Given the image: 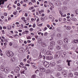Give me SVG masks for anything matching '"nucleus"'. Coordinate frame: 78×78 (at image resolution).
Returning <instances> with one entry per match:
<instances>
[{"label": "nucleus", "instance_id": "09e8293b", "mask_svg": "<svg viewBox=\"0 0 78 78\" xmlns=\"http://www.w3.org/2000/svg\"><path fill=\"white\" fill-rule=\"evenodd\" d=\"M25 66H27L28 67H30V65L27 64H25Z\"/></svg>", "mask_w": 78, "mask_h": 78}, {"label": "nucleus", "instance_id": "2eb2a0df", "mask_svg": "<svg viewBox=\"0 0 78 78\" xmlns=\"http://www.w3.org/2000/svg\"><path fill=\"white\" fill-rule=\"evenodd\" d=\"M70 19H71V20H73V21H76V18H73V17H70Z\"/></svg>", "mask_w": 78, "mask_h": 78}, {"label": "nucleus", "instance_id": "dca6fc26", "mask_svg": "<svg viewBox=\"0 0 78 78\" xmlns=\"http://www.w3.org/2000/svg\"><path fill=\"white\" fill-rule=\"evenodd\" d=\"M49 4L51 6V7L52 8H54V5H53V3L51 2H50L49 3Z\"/></svg>", "mask_w": 78, "mask_h": 78}, {"label": "nucleus", "instance_id": "052dcab7", "mask_svg": "<svg viewBox=\"0 0 78 78\" xmlns=\"http://www.w3.org/2000/svg\"><path fill=\"white\" fill-rule=\"evenodd\" d=\"M27 43H30L31 42V41L30 40H28L27 41Z\"/></svg>", "mask_w": 78, "mask_h": 78}, {"label": "nucleus", "instance_id": "ddd939ff", "mask_svg": "<svg viewBox=\"0 0 78 78\" xmlns=\"http://www.w3.org/2000/svg\"><path fill=\"white\" fill-rule=\"evenodd\" d=\"M46 55H50L51 54V51H47L46 53Z\"/></svg>", "mask_w": 78, "mask_h": 78}, {"label": "nucleus", "instance_id": "69168bd1", "mask_svg": "<svg viewBox=\"0 0 78 78\" xmlns=\"http://www.w3.org/2000/svg\"><path fill=\"white\" fill-rule=\"evenodd\" d=\"M30 31H33V29L31 28L30 29Z\"/></svg>", "mask_w": 78, "mask_h": 78}, {"label": "nucleus", "instance_id": "c85d7f7f", "mask_svg": "<svg viewBox=\"0 0 78 78\" xmlns=\"http://www.w3.org/2000/svg\"><path fill=\"white\" fill-rule=\"evenodd\" d=\"M7 28L8 30H11V27L10 26H8L7 27Z\"/></svg>", "mask_w": 78, "mask_h": 78}, {"label": "nucleus", "instance_id": "ea45409f", "mask_svg": "<svg viewBox=\"0 0 78 78\" xmlns=\"http://www.w3.org/2000/svg\"><path fill=\"white\" fill-rule=\"evenodd\" d=\"M72 62V61L69 60L68 59L66 60V62Z\"/></svg>", "mask_w": 78, "mask_h": 78}, {"label": "nucleus", "instance_id": "0eeeda50", "mask_svg": "<svg viewBox=\"0 0 78 78\" xmlns=\"http://www.w3.org/2000/svg\"><path fill=\"white\" fill-rule=\"evenodd\" d=\"M56 4L57 5V6H59L61 5V2L60 1H57L56 2Z\"/></svg>", "mask_w": 78, "mask_h": 78}, {"label": "nucleus", "instance_id": "c756f323", "mask_svg": "<svg viewBox=\"0 0 78 78\" xmlns=\"http://www.w3.org/2000/svg\"><path fill=\"white\" fill-rule=\"evenodd\" d=\"M44 10H41V11H39V13L40 14H41L42 12H44Z\"/></svg>", "mask_w": 78, "mask_h": 78}, {"label": "nucleus", "instance_id": "4d7b16f0", "mask_svg": "<svg viewBox=\"0 0 78 78\" xmlns=\"http://www.w3.org/2000/svg\"><path fill=\"white\" fill-rule=\"evenodd\" d=\"M68 66H70V62H68Z\"/></svg>", "mask_w": 78, "mask_h": 78}, {"label": "nucleus", "instance_id": "b1692460", "mask_svg": "<svg viewBox=\"0 0 78 78\" xmlns=\"http://www.w3.org/2000/svg\"><path fill=\"white\" fill-rule=\"evenodd\" d=\"M8 0H2V5H3L5 3V2H6Z\"/></svg>", "mask_w": 78, "mask_h": 78}, {"label": "nucleus", "instance_id": "423d86ee", "mask_svg": "<svg viewBox=\"0 0 78 78\" xmlns=\"http://www.w3.org/2000/svg\"><path fill=\"white\" fill-rule=\"evenodd\" d=\"M62 75H63L65 77L67 76V73L66 72V71H63L62 72Z\"/></svg>", "mask_w": 78, "mask_h": 78}, {"label": "nucleus", "instance_id": "680f3d73", "mask_svg": "<svg viewBox=\"0 0 78 78\" xmlns=\"http://www.w3.org/2000/svg\"><path fill=\"white\" fill-rule=\"evenodd\" d=\"M5 42H8V40H7V39H5Z\"/></svg>", "mask_w": 78, "mask_h": 78}, {"label": "nucleus", "instance_id": "a211bd4d", "mask_svg": "<svg viewBox=\"0 0 78 78\" xmlns=\"http://www.w3.org/2000/svg\"><path fill=\"white\" fill-rule=\"evenodd\" d=\"M46 51V50H45V49H42L41 50V52L42 53H45Z\"/></svg>", "mask_w": 78, "mask_h": 78}, {"label": "nucleus", "instance_id": "9d476101", "mask_svg": "<svg viewBox=\"0 0 78 78\" xmlns=\"http://www.w3.org/2000/svg\"><path fill=\"white\" fill-rule=\"evenodd\" d=\"M57 43L58 44L62 45V44H63V41L61 40H58L57 41Z\"/></svg>", "mask_w": 78, "mask_h": 78}, {"label": "nucleus", "instance_id": "774afa93", "mask_svg": "<svg viewBox=\"0 0 78 78\" xmlns=\"http://www.w3.org/2000/svg\"><path fill=\"white\" fill-rule=\"evenodd\" d=\"M47 27L48 28H49L50 26V25H48V24H47Z\"/></svg>", "mask_w": 78, "mask_h": 78}, {"label": "nucleus", "instance_id": "c03bdc74", "mask_svg": "<svg viewBox=\"0 0 78 78\" xmlns=\"http://www.w3.org/2000/svg\"><path fill=\"white\" fill-rule=\"evenodd\" d=\"M58 21L59 22H61V21H62V18H59Z\"/></svg>", "mask_w": 78, "mask_h": 78}, {"label": "nucleus", "instance_id": "a18cd8bd", "mask_svg": "<svg viewBox=\"0 0 78 78\" xmlns=\"http://www.w3.org/2000/svg\"><path fill=\"white\" fill-rule=\"evenodd\" d=\"M27 39H31V37L30 36H28L27 37Z\"/></svg>", "mask_w": 78, "mask_h": 78}, {"label": "nucleus", "instance_id": "1a4fd4ad", "mask_svg": "<svg viewBox=\"0 0 78 78\" xmlns=\"http://www.w3.org/2000/svg\"><path fill=\"white\" fill-rule=\"evenodd\" d=\"M3 70L5 72H8L9 71V68H6L3 69Z\"/></svg>", "mask_w": 78, "mask_h": 78}, {"label": "nucleus", "instance_id": "39448f33", "mask_svg": "<svg viewBox=\"0 0 78 78\" xmlns=\"http://www.w3.org/2000/svg\"><path fill=\"white\" fill-rule=\"evenodd\" d=\"M57 67L58 71H61L62 69V67H61V66L60 65H57Z\"/></svg>", "mask_w": 78, "mask_h": 78}, {"label": "nucleus", "instance_id": "8fccbe9b", "mask_svg": "<svg viewBox=\"0 0 78 78\" xmlns=\"http://www.w3.org/2000/svg\"><path fill=\"white\" fill-rule=\"evenodd\" d=\"M29 5H33V3L31 2H29Z\"/></svg>", "mask_w": 78, "mask_h": 78}, {"label": "nucleus", "instance_id": "0e129e2a", "mask_svg": "<svg viewBox=\"0 0 78 78\" xmlns=\"http://www.w3.org/2000/svg\"><path fill=\"white\" fill-rule=\"evenodd\" d=\"M57 75H58V76H59V75H60V73H57Z\"/></svg>", "mask_w": 78, "mask_h": 78}, {"label": "nucleus", "instance_id": "49530a36", "mask_svg": "<svg viewBox=\"0 0 78 78\" xmlns=\"http://www.w3.org/2000/svg\"><path fill=\"white\" fill-rule=\"evenodd\" d=\"M59 13L60 14L61 16H62V12H61V11H59Z\"/></svg>", "mask_w": 78, "mask_h": 78}, {"label": "nucleus", "instance_id": "6e6d98bb", "mask_svg": "<svg viewBox=\"0 0 78 78\" xmlns=\"http://www.w3.org/2000/svg\"><path fill=\"white\" fill-rule=\"evenodd\" d=\"M2 0H0V5H1L2 4Z\"/></svg>", "mask_w": 78, "mask_h": 78}, {"label": "nucleus", "instance_id": "72a5a7b5", "mask_svg": "<svg viewBox=\"0 0 78 78\" xmlns=\"http://www.w3.org/2000/svg\"><path fill=\"white\" fill-rule=\"evenodd\" d=\"M4 66H1V69H2V70L3 71L4 70H3V69H5L4 68Z\"/></svg>", "mask_w": 78, "mask_h": 78}, {"label": "nucleus", "instance_id": "de8ad7c7", "mask_svg": "<svg viewBox=\"0 0 78 78\" xmlns=\"http://www.w3.org/2000/svg\"><path fill=\"white\" fill-rule=\"evenodd\" d=\"M44 35L45 36H47V32L45 33Z\"/></svg>", "mask_w": 78, "mask_h": 78}, {"label": "nucleus", "instance_id": "7c9ffc66", "mask_svg": "<svg viewBox=\"0 0 78 78\" xmlns=\"http://www.w3.org/2000/svg\"><path fill=\"white\" fill-rule=\"evenodd\" d=\"M56 48L58 50H59L60 49H61V47L57 45L56 46Z\"/></svg>", "mask_w": 78, "mask_h": 78}, {"label": "nucleus", "instance_id": "4c0bfd02", "mask_svg": "<svg viewBox=\"0 0 78 78\" xmlns=\"http://www.w3.org/2000/svg\"><path fill=\"white\" fill-rule=\"evenodd\" d=\"M75 12L76 14H78V10H76L75 11Z\"/></svg>", "mask_w": 78, "mask_h": 78}, {"label": "nucleus", "instance_id": "603ef678", "mask_svg": "<svg viewBox=\"0 0 78 78\" xmlns=\"http://www.w3.org/2000/svg\"><path fill=\"white\" fill-rule=\"evenodd\" d=\"M30 45L31 47H34V44H31Z\"/></svg>", "mask_w": 78, "mask_h": 78}, {"label": "nucleus", "instance_id": "4be33fe9", "mask_svg": "<svg viewBox=\"0 0 78 78\" xmlns=\"http://www.w3.org/2000/svg\"><path fill=\"white\" fill-rule=\"evenodd\" d=\"M78 41V40H73V41H72L71 42L72 43V42H73V43H77V41Z\"/></svg>", "mask_w": 78, "mask_h": 78}, {"label": "nucleus", "instance_id": "a878e982", "mask_svg": "<svg viewBox=\"0 0 78 78\" xmlns=\"http://www.w3.org/2000/svg\"><path fill=\"white\" fill-rule=\"evenodd\" d=\"M38 42L39 44H41L42 42V40L41 39H40L38 40Z\"/></svg>", "mask_w": 78, "mask_h": 78}, {"label": "nucleus", "instance_id": "aec40b11", "mask_svg": "<svg viewBox=\"0 0 78 78\" xmlns=\"http://www.w3.org/2000/svg\"><path fill=\"white\" fill-rule=\"evenodd\" d=\"M57 37H61V33H58L57 34Z\"/></svg>", "mask_w": 78, "mask_h": 78}, {"label": "nucleus", "instance_id": "338daca9", "mask_svg": "<svg viewBox=\"0 0 78 78\" xmlns=\"http://www.w3.org/2000/svg\"><path fill=\"white\" fill-rule=\"evenodd\" d=\"M26 51L27 52L28 51H29V50L28 49H26Z\"/></svg>", "mask_w": 78, "mask_h": 78}, {"label": "nucleus", "instance_id": "6e6552de", "mask_svg": "<svg viewBox=\"0 0 78 78\" xmlns=\"http://www.w3.org/2000/svg\"><path fill=\"white\" fill-rule=\"evenodd\" d=\"M64 41L65 43H68L69 42V40L68 39V38L67 37L65 38L64 39Z\"/></svg>", "mask_w": 78, "mask_h": 78}, {"label": "nucleus", "instance_id": "bb28decb", "mask_svg": "<svg viewBox=\"0 0 78 78\" xmlns=\"http://www.w3.org/2000/svg\"><path fill=\"white\" fill-rule=\"evenodd\" d=\"M20 73H23V74H24L25 73H24V72H25V70H21L20 71Z\"/></svg>", "mask_w": 78, "mask_h": 78}, {"label": "nucleus", "instance_id": "13d9d810", "mask_svg": "<svg viewBox=\"0 0 78 78\" xmlns=\"http://www.w3.org/2000/svg\"><path fill=\"white\" fill-rule=\"evenodd\" d=\"M36 27V24H33V28H34V27Z\"/></svg>", "mask_w": 78, "mask_h": 78}, {"label": "nucleus", "instance_id": "473e14b6", "mask_svg": "<svg viewBox=\"0 0 78 78\" xmlns=\"http://www.w3.org/2000/svg\"><path fill=\"white\" fill-rule=\"evenodd\" d=\"M61 62V60H59L57 62V64H60Z\"/></svg>", "mask_w": 78, "mask_h": 78}, {"label": "nucleus", "instance_id": "c9c22d12", "mask_svg": "<svg viewBox=\"0 0 78 78\" xmlns=\"http://www.w3.org/2000/svg\"><path fill=\"white\" fill-rule=\"evenodd\" d=\"M42 58V56L41 54H40L38 57V58L39 59H40V58Z\"/></svg>", "mask_w": 78, "mask_h": 78}, {"label": "nucleus", "instance_id": "5fc2aeb1", "mask_svg": "<svg viewBox=\"0 0 78 78\" xmlns=\"http://www.w3.org/2000/svg\"><path fill=\"white\" fill-rule=\"evenodd\" d=\"M20 64L21 66H24V64H23V63H22V62L20 63Z\"/></svg>", "mask_w": 78, "mask_h": 78}, {"label": "nucleus", "instance_id": "a19ab883", "mask_svg": "<svg viewBox=\"0 0 78 78\" xmlns=\"http://www.w3.org/2000/svg\"><path fill=\"white\" fill-rule=\"evenodd\" d=\"M2 34H5V31L4 30H2Z\"/></svg>", "mask_w": 78, "mask_h": 78}, {"label": "nucleus", "instance_id": "393cba45", "mask_svg": "<svg viewBox=\"0 0 78 78\" xmlns=\"http://www.w3.org/2000/svg\"><path fill=\"white\" fill-rule=\"evenodd\" d=\"M16 70H17V71H19L20 70V68L19 66L16 67Z\"/></svg>", "mask_w": 78, "mask_h": 78}, {"label": "nucleus", "instance_id": "e2e57ef3", "mask_svg": "<svg viewBox=\"0 0 78 78\" xmlns=\"http://www.w3.org/2000/svg\"><path fill=\"white\" fill-rule=\"evenodd\" d=\"M23 6H25V7H26V6H27V5L26 4H23Z\"/></svg>", "mask_w": 78, "mask_h": 78}, {"label": "nucleus", "instance_id": "9b49d317", "mask_svg": "<svg viewBox=\"0 0 78 78\" xmlns=\"http://www.w3.org/2000/svg\"><path fill=\"white\" fill-rule=\"evenodd\" d=\"M49 18L50 19H51V20H54L55 19V18L51 15L49 16Z\"/></svg>", "mask_w": 78, "mask_h": 78}, {"label": "nucleus", "instance_id": "3c124183", "mask_svg": "<svg viewBox=\"0 0 78 78\" xmlns=\"http://www.w3.org/2000/svg\"><path fill=\"white\" fill-rule=\"evenodd\" d=\"M42 58L43 59H45V56L44 55H43L42 56Z\"/></svg>", "mask_w": 78, "mask_h": 78}, {"label": "nucleus", "instance_id": "bf43d9fd", "mask_svg": "<svg viewBox=\"0 0 78 78\" xmlns=\"http://www.w3.org/2000/svg\"><path fill=\"white\" fill-rule=\"evenodd\" d=\"M46 72H47V73H50V70H47Z\"/></svg>", "mask_w": 78, "mask_h": 78}, {"label": "nucleus", "instance_id": "79ce46f5", "mask_svg": "<svg viewBox=\"0 0 78 78\" xmlns=\"http://www.w3.org/2000/svg\"><path fill=\"white\" fill-rule=\"evenodd\" d=\"M31 2H33V3H36V0H32Z\"/></svg>", "mask_w": 78, "mask_h": 78}, {"label": "nucleus", "instance_id": "2f4dec72", "mask_svg": "<svg viewBox=\"0 0 78 78\" xmlns=\"http://www.w3.org/2000/svg\"><path fill=\"white\" fill-rule=\"evenodd\" d=\"M14 61V58H11L10 60V62H13Z\"/></svg>", "mask_w": 78, "mask_h": 78}, {"label": "nucleus", "instance_id": "e433bc0d", "mask_svg": "<svg viewBox=\"0 0 78 78\" xmlns=\"http://www.w3.org/2000/svg\"><path fill=\"white\" fill-rule=\"evenodd\" d=\"M35 73H37H37H39L38 70H37L35 71Z\"/></svg>", "mask_w": 78, "mask_h": 78}, {"label": "nucleus", "instance_id": "864d4df0", "mask_svg": "<svg viewBox=\"0 0 78 78\" xmlns=\"http://www.w3.org/2000/svg\"><path fill=\"white\" fill-rule=\"evenodd\" d=\"M42 23H41L38 25L39 27H42Z\"/></svg>", "mask_w": 78, "mask_h": 78}, {"label": "nucleus", "instance_id": "5701e85b", "mask_svg": "<svg viewBox=\"0 0 78 78\" xmlns=\"http://www.w3.org/2000/svg\"><path fill=\"white\" fill-rule=\"evenodd\" d=\"M52 58L53 57H52L49 56L48 57L47 59L48 60H51V59H52Z\"/></svg>", "mask_w": 78, "mask_h": 78}, {"label": "nucleus", "instance_id": "f257e3e1", "mask_svg": "<svg viewBox=\"0 0 78 78\" xmlns=\"http://www.w3.org/2000/svg\"><path fill=\"white\" fill-rule=\"evenodd\" d=\"M6 55L8 57L11 58L14 56V53L11 51H7L6 52Z\"/></svg>", "mask_w": 78, "mask_h": 78}, {"label": "nucleus", "instance_id": "37998d69", "mask_svg": "<svg viewBox=\"0 0 78 78\" xmlns=\"http://www.w3.org/2000/svg\"><path fill=\"white\" fill-rule=\"evenodd\" d=\"M75 75H76V76H78V73L77 72H76L75 73Z\"/></svg>", "mask_w": 78, "mask_h": 78}, {"label": "nucleus", "instance_id": "20e7f679", "mask_svg": "<svg viewBox=\"0 0 78 78\" xmlns=\"http://www.w3.org/2000/svg\"><path fill=\"white\" fill-rule=\"evenodd\" d=\"M43 64L46 67H48L50 66L49 63L47 62H44L43 63Z\"/></svg>", "mask_w": 78, "mask_h": 78}, {"label": "nucleus", "instance_id": "f704fd0d", "mask_svg": "<svg viewBox=\"0 0 78 78\" xmlns=\"http://www.w3.org/2000/svg\"><path fill=\"white\" fill-rule=\"evenodd\" d=\"M36 78V75H33L31 76V78Z\"/></svg>", "mask_w": 78, "mask_h": 78}, {"label": "nucleus", "instance_id": "f8f14e48", "mask_svg": "<svg viewBox=\"0 0 78 78\" xmlns=\"http://www.w3.org/2000/svg\"><path fill=\"white\" fill-rule=\"evenodd\" d=\"M41 45L42 47H46V44H45V43L44 42H42L41 43Z\"/></svg>", "mask_w": 78, "mask_h": 78}, {"label": "nucleus", "instance_id": "cd10ccee", "mask_svg": "<svg viewBox=\"0 0 78 78\" xmlns=\"http://www.w3.org/2000/svg\"><path fill=\"white\" fill-rule=\"evenodd\" d=\"M69 76L70 77H73V74L70 73L69 74Z\"/></svg>", "mask_w": 78, "mask_h": 78}, {"label": "nucleus", "instance_id": "f03ea898", "mask_svg": "<svg viewBox=\"0 0 78 78\" xmlns=\"http://www.w3.org/2000/svg\"><path fill=\"white\" fill-rule=\"evenodd\" d=\"M53 54L54 55V57L55 58H57L58 56H59L60 55V54H61V52L60 51H58L57 52H52Z\"/></svg>", "mask_w": 78, "mask_h": 78}, {"label": "nucleus", "instance_id": "f3484780", "mask_svg": "<svg viewBox=\"0 0 78 78\" xmlns=\"http://www.w3.org/2000/svg\"><path fill=\"white\" fill-rule=\"evenodd\" d=\"M48 49H49V50H53V48L52 47V46H49L48 47Z\"/></svg>", "mask_w": 78, "mask_h": 78}, {"label": "nucleus", "instance_id": "412c9836", "mask_svg": "<svg viewBox=\"0 0 78 78\" xmlns=\"http://www.w3.org/2000/svg\"><path fill=\"white\" fill-rule=\"evenodd\" d=\"M51 66L53 67V66H55V62L50 63V64Z\"/></svg>", "mask_w": 78, "mask_h": 78}, {"label": "nucleus", "instance_id": "7ed1b4c3", "mask_svg": "<svg viewBox=\"0 0 78 78\" xmlns=\"http://www.w3.org/2000/svg\"><path fill=\"white\" fill-rule=\"evenodd\" d=\"M40 71L41 72H44L45 71V69L42 66H40L39 68Z\"/></svg>", "mask_w": 78, "mask_h": 78}, {"label": "nucleus", "instance_id": "58836bf2", "mask_svg": "<svg viewBox=\"0 0 78 78\" xmlns=\"http://www.w3.org/2000/svg\"><path fill=\"white\" fill-rule=\"evenodd\" d=\"M39 75L40 76H42V73H39Z\"/></svg>", "mask_w": 78, "mask_h": 78}, {"label": "nucleus", "instance_id": "4468645a", "mask_svg": "<svg viewBox=\"0 0 78 78\" xmlns=\"http://www.w3.org/2000/svg\"><path fill=\"white\" fill-rule=\"evenodd\" d=\"M55 42L52 41L51 42L50 45H51V46L53 47V46L55 45Z\"/></svg>", "mask_w": 78, "mask_h": 78}, {"label": "nucleus", "instance_id": "6ab92c4d", "mask_svg": "<svg viewBox=\"0 0 78 78\" xmlns=\"http://www.w3.org/2000/svg\"><path fill=\"white\" fill-rule=\"evenodd\" d=\"M66 28L68 30H71V27L69 26H67Z\"/></svg>", "mask_w": 78, "mask_h": 78}]
</instances>
